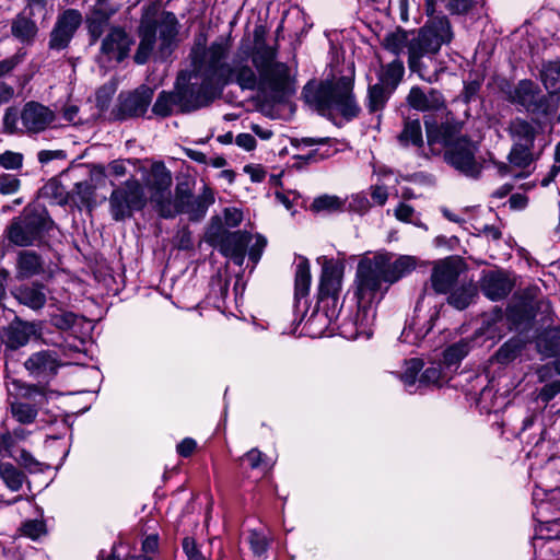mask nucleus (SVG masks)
I'll list each match as a JSON object with an SVG mask.
<instances>
[{
    "label": "nucleus",
    "mask_w": 560,
    "mask_h": 560,
    "mask_svg": "<svg viewBox=\"0 0 560 560\" xmlns=\"http://www.w3.org/2000/svg\"><path fill=\"white\" fill-rule=\"evenodd\" d=\"M265 28L254 30V47L240 48L230 63L224 60L229 54L228 43L220 40L208 48L196 47L191 51V65L201 78L202 91L190 100L186 108L205 107L221 92L225 84H236L242 90L255 91L276 100L291 90L289 67L277 60L275 48L265 43Z\"/></svg>",
    "instance_id": "f257e3e1"
},
{
    "label": "nucleus",
    "mask_w": 560,
    "mask_h": 560,
    "mask_svg": "<svg viewBox=\"0 0 560 560\" xmlns=\"http://www.w3.org/2000/svg\"><path fill=\"white\" fill-rule=\"evenodd\" d=\"M413 256L402 255L394 259L390 253H376L372 257L362 258L355 272L354 295L358 312L354 325L358 332L365 334L375 319L374 304L382 300L388 285L416 268Z\"/></svg>",
    "instance_id": "f03ea898"
},
{
    "label": "nucleus",
    "mask_w": 560,
    "mask_h": 560,
    "mask_svg": "<svg viewBox=\"0 0 560 560\" xmlns=\"http://www.w3.org/2000/svg\"><path fill=\"white\" fill-rule=\"evenodd\" d=\"M452 39L451 23L442 16L428 21L418 32L411 34L397 28L384 36L382 45L396 56L406 48L409 70L422 81L433 83L438 81L442 71L436 55L441 47L450 44Z\"/></svg>",
    "instance_id": "7ed1b4c3"
},
{
    "label": "nucleus",
    "mask_w": 560,
    "mask_h": 560,
    "mask_svg": "<svg viewBox=\"0 0 560 560\" xmlns=\"http://www.w3.org/2000/svg\"><path fill=\"white\" fill-rule=\"evenodd\" d=\"M352 88V79L341 77L335 82L327 80L308 83L303 90V95L305 102L322 115L336 110L347 118H352L359 113Z\"/></svg>",
    "instance_id": "20e7f679"
},
{
    "label": "nucleus",
    "mask_w": 560,
    "mask_h": 560,
    "mask_svg": "<svg viewBox=\"0 0 560 560\" xmlns=\"http://www.w3.org/2000/svg\"><path fill=\"white\" fill-rule=\"evenodd\" d=\"M177 19L171 12L163 13L158 25L143 18L139 27L140 44L135 55V61L145 63L151 56L155 59H167L176 46Z\"/></svg>",
    "instance_id": "39448f33"
},
{
    "label": "nucleus",
    "mask_w": 560,
    "mask_h": 560,
    "mask_svg": "<svg viewBox=\"0 0 560 560\" xmlns=\"http://www.w3.org/2000/svg\"><path fill=\"white\" fill-rule=\"evenodd\" d=\"M197 77V69L191 65L190 71H182L176 81V91L174 93L161 92L152 107V112L161 117H166L172 114L174 106H177L180 112L189 113L200 107L186 108L187 103L196 98L202 91L203 83L201 78Z\"/></svg>",
    "instance_id": "423d86ee"
},
{
    "label": "nucleus",
    "mask_w": 560,
    "mask_h": 560,
    "mask_svg": "<svg viewBox=\"0 0 560 560\" xmlns=\"http://www.w3.org/2000/svg\"><path fill=\"white\" fill-rule=\"evenodd\" d=\"M56 118V113L50 107L31 101L23 106L20 114L14 108H8L3 125L9 132L38 133L51 127Z\"/></svg>",
    "instance_id": "0eeeda50"
},
{
    "label": "nucleus",
    "mask_w": 560,
    "mask_h": 560,
    "mask_svg": "<svg viewBox=\"0 0 560 560\" xmlns=\"http://www.w3.org/2000/svg\"><path fill=\"white\" fill-rule=\"evenodd\" d=\"M148 198L141 183L136 178L127 179L116 187L109 196V212L115 221L130 218L135 211L142 210Z\"/></svg>",
    "instance_id": "6e6552de"
},
{
    "label": "nucleus",
    "mask_w": 560,
    "mask_h": 560,
    "mask_svg": "<svg viewBox=\"0 0 560 560\" xmlns=\"http://www.w3.org/2000/svg\"><path fill=\"white\" fill-rule=\"evenodd\" d=\"M214 201L213 194L205 189V191L195 197L190 191L183 185H177L175 196L170 203L162 207L163 218H174L179 213L188 214L192 221L202 219L207 212V209Z\"/></svg>",
    "instance_id": "1a4fd4ad"
},
{
    "label": "nucleus",
    "mask_w": 560,
    "mask_h": 560,
    "mask_svg": "<svg viewBox=\"0 0 560 560\" xmlns=\"http://www.w3.org/2000/svg\"><path fill=\"white\" fill-rule=\"evenodd\" d=\"M478 147L466 137H458L445 150L444 159L447 164L460 174L477 178L482 170V162L477 156Z\"/></svg>",
    "instance_id": "9d476101"
},
{
    "label": "nucleus",
    "mask_w": 560,
    "mask_h": 560,
    "mask_svg": "<svg viewBox=\"0 0 560 560\" xmlns=\"http://www.w3.org/2000/svg\"><path fill=\"white\" fill-rule=\"evenodd\" d=\"M48 220L43 213L24 212L8 228V238L18 246H31L43 238L48 229Z\"/></svg>",
    "instance_id": "9b49d317"
},
{
    "label": "nucleus",
    "mask_w": 560,
    "mask_h": 560,
    "mask_svg": "<svg viewBox=\"0 0 560 560\" xmlns=\"http://www.w3.org/2000/svg\"><path fill=\"white\" fill-rule=\"evenodd\" d=\"M172 182V174L162 162L153 163L144 179V185L150 192V201L160 214L162 207L174 198L170 190Z\"/></svg>",
    "instance_id": "f8f14e48"
},
{
    "label": "nucleus",
    "mask_w": 560,
    "mask_h": 560,
    "mask_svg": "<svg viewBox=\"0 0 560 560\" xmlns=\"http://www.w3.org/2000/svg\"><path fill=\"white\" fill-rule=\"evenodd\" d=\"M345 265L342 261L324 259L319 282L320 301H332L336 305L342 288Z\"/></svg>",
    "instance_id": "ddd939ff"
},
{
    "label": "nucleus",
    "mask_w": 560,
    "mask_h": 560,
    "mask_svg": "<svg viewBox=\"0 0 560 560\" xmlns=\"http://www.w3.org/2000/svg\"><path fill=\"white\" fill-rule=\"evenodd\" d=\"M82 22V15L78 10L68 9L57 19V22L50 33L49 47L55 50L65 49L75 31Z\"/></svg>",
    "instance_id": "4468645a"
},
{
    "label": "nucleus",
    "mask_w": 560,
    "mask_h": 560,
    "mask_svg": "<svg viewBox=\"0 0 560 560\" xmlns=\"http://www.w3.org/2000/svg\"><path fill=\"white\" fill-rule=\"evenodd\" d=\"M0 336L7 348L16 350L26 346L31 339L40 337V326L16 318L2 329Z\"/></svg>",
    "instance_id": "2eb2a0df"
},
{
    "label": "nucleus",
    "mask_w": 560,
    "mask_h": 560,
    "mask_svg": "<svg viewBox=\"0 0 560 560\" xmlns=\"http://www.w3.org/2000/svg\"><path fill=\"white\" fill-rule=\"evenodd\" d=\"M153 90L142 85L131 93L120 94L117 116L120 119L142 116L152 100Z\"/></svg>",
    "instance_id": "dca6fc26"
},
{
    "label": "nucleus",
    "mask_w": 560,
    "mask_h": 560,
    "mask_svg": "<svg viewBox=\"0 0 560 560\" xmlns=\"http://www.w3.org/2000/svg\"><path fill=\"white\" fill-rule=\"evenodd\" d=\"M24 366L32 376L49 380L57 374L61 361L55 351L42 350L30 355Z\"/></svg>",
    "instance_id": "f3484780"
},
{
    "label": "nucleus",
    "mask_w": 560,
    "mask_h": 560,
    "mask_svg": "<svg viewBox=\"0 0 560 560\" xmlns=\"http://www.w3.org/2000/svg\"><path fill=\"white\" fill-rule=\"evenodd\" d=\"M462 271V261L458 258H446L438 262L432 271V288L436 293H446L456 282Z\"/></svg>",
    "instance_id": "a211bd4d"
},
{
    "label": "nucleus",
    "mask_w": 560,
    "mask_h": 560,
    "mask_svg": "<svg viewBox=\"0 0 560 560\" xmlns=\"http://www.w3.org/2000/svg\"><path fill=\"white\" fill-rule=\"evenodd\" d=\"M132 38L120 27H113L102 42L101 51L107 59L122 61L129 54Z\"/></svg>",
    "instance_id": "6ab92c4d"
},
{
    "label": "nucleus",
    "mask_w": 560,
    "mask_h": 560,
    "mask_svg": "<svg viewBox=\"0 0 560 560\" xmlns=\"http://www.w3.org/2000/svg\"><path fill=\"white\" fill-rule=\"evenodd\" d=\"M252 238L248 232L237 231L228 233L221 240L220 250L224 256L241 266L244 262L246 248L250 244Z\"/></svg>",
    "instance_id": "aec40b11"
},
{
    "label": "nucleus",
    "mask_w": 560,
    "mask_h": 560,
    "mask_svg": "<svg viewBox=\"0 0 560 560\" xmlns=\"http://www.w3.org/2000/svg\"><path fill=\"white\" fill-rule=\"evenodd\" d=\"M481 290L487 298L497 301L511 292L512 282L503 272L490 271L482 278Z\"/></svg>",
    "instance_id": "412c9836"
},
{
    "label": "nucleus",
    "mask_w": 560,
    "mask_h": 560,
    "mask_svg": "<svg viewBox=\"0 0 560 560\" xmlns=\"http://www.w3.org/2000/svg\"><path fill=\"white\" fill-rule=\"evenodd\" d=\"M409 105L418 110L440 109L444 105L442 94L436 90H431L428 94L420 88L415 86L410 90L408 95Z\"/></svg>",
    "instance_id": "4be33fe9"
},
{
    "label": "nucleus",
    "mask_w": 560,
    "mask_h": 560,
    "mask_svg": "<svg viewBox=\"0 0 560 560\" xmlns=\"http://www.w3.org/2000/svg\"><path fill=\"white\" fill-rule=\"evenodd\" d=\"M38 28L35 22L30 18L28 13L22 12L18 14L11 23V34L14 38L23 44H31L37 35Z\"/></svg>",
    "instance_id": "5701e85b"
},
{
    "label": "nucleus",
    "mask_w": 560,
    "mask_h": 560,
    "mask_svg": "<svg viewBox=\"0 0 560 560\" xmlns=\"http://www.w3.org/2000/svg\"><path fill=\"white\" fill-rule=\"evenodd\" d=\"M427 129V141L432 151H434V147L440 144L445 147L446 149L456 140L455 138V128L448 124L434 125L431 122H425Z\"/></svg>",
    "instance_id": "b1692460"
},
{
    "label": "nucleus",
    "mask_w": 560,
    "mask_h": 560,
    "mask_svg": "<svg viewBox=\"0 0 560 560\" xmlns=\"http://www.w3.org/2000/svg\"><path fill=\"white\" fill-rule=\"evenodd\" d=\"M508 130L514 144L534 145L537 131L532 122L522 118H515L510 122Z\"/></svg>",
    "instance_id": "393cba45"
},
{
    "label": "nucleus",
    "mask_w": 560,
    "mask_h": 560,
    "mask_svg": "<svg viewBox=\"0 0 560 560\" xmlns=\"http://www.w3.org/2000/svg\"><path fill=\"white\" fill-rule=\"evenodd\" d=\"M14 295L21 304L32 310H40L46 303L44 287L38 284L21 287Z\"/></svg>",
    "instance_id": "a878e982"
},
{
    "label": "nucleus",
    "mask_w": 560,
    "mask_h": 560,
    "mask_svg": "<svg viewBox=\"0 0 560 560\" xmlns=\"http://www.w3.org/2000/svg\"><path fill=\"white\" fill-rule=\"evenodd\" d=\"M16 268L19 278H31L42 272L43 262L35 252L22 250L18 257Z\"/></svg>",
    "instance_id": "bb28decb"
},
{
    "label": "nucleus",
    "mask_w": 560,
    "mask_h": 560,
    "mask_svg": "<svg viewBox=\"0 0 560 560\" xmlns=\"http://www.w3.org/2000/svg\"><path fill=\"white\" fill-rule=\"evenodd\" d=\"M311 271H310V262L306 258L300 257L299 262L296 264L295 270V300L296 306H300L301 299L305 298L308 294L311 287Z\"/></svg>",
    "instance_id": "cd10ccee"
},
{
    "label": "nucleus",
    "mask_w": 560,
    "mask_h": 560,
    "mask_svg": "<svg viewBox=\"0 0 560 560\" xmlns=\"http://www.w3.org/2000/svg\"><path fill=\"white\" fill-rule=\"evenodd\" d=\"M404 73V62L397 58L382 68L380 82L394 91L401 81Z\"/></svg>",
    "instance_id": "c85d7f7f"
},
{
    "label": "nucleus",
    "mask_w": 560,
    "mask_h": 560,
    "mask_svg": "<svg viewBox=\"0 0 560 560\" xmlns=\"http://www.w3.org/2000/svg\"><path fill=\"white\" fill-rule=\"evenodd\" d=\"M538 86L529 81L522 80L514 91V101L526 108L537 105Z\"/></svg>",
    "instance_id": "c756f323"
},
{
    "label": "nucleus",
    "mask_w": 560,
    "mask_h": 560,
    "mask_svg": "<svg viewBox=\"0 0 560 560\" xmlns=\"http://www.w3.org/2000/svg\"><path fill=\"white\" fill-rule=\"evenodd\" d=\"M0 478L7 488L13 492L19 491L26 479L21 470L8 462H0Z\"/></svg>",
    "instance_id": "7c9ffc66"
},
{
    "label": "nucleus",
    "mask_w": 560,
    "mask_h": 560,
    "mask_svg": "<svg viewBox=\"0 0 560 560\" xmlns=\"http://www.w3.org/2000/svg\"><path fill=\"white\" fill-rule=\"evenodd\" d=\"M540 79L549 93L560 91V61H548L542 65Z\"/></svg>",
    "instance_id": "2f4dec72"
},
{
    "label": "nucleus",
    "mask_w": 560,
    "mask_h": 560,
    "mask_svg": "<svg viewBox=\"0 0 560 560\" xmlns=\"http://www.w3.org/2000/svg\"><path fill=\"white\" fill-rule=\"evenodd\" d=\"M40 406L33 405L28 401L14 400L11 402V413L13 418L22 424L33 423L37 416Z\"/></svg>",
    "instance_id": "473e14b6"
},
{
    "label": "nucleus",
    "mask_w": 560,
    "mask_h": 560,
    "mask_svg": "<svg viewBox=\"0 0 560 560\" xmlns=\"http://www.w3.org/2000/svg\"><path fill=\"white\" fill-rule=\"evenodd\" d=\"M470 351V343L467 340H460L446 348L443 352V364L451 369L457 368L459 362Z\"/></svg>",
    "instance_id": "72a5a7b5"
},
{
    "label": "nucleus",
    "mask_w": 560,
    "mask_h": 560,
    "mask_svg": "<svg viewBox=\"0 0 560 560\" xmlns=\"http://www.w3.org/2000/svg\"><path fill=\"white\" fill-rule=\"evenodd\" d=\"M398 140L402 145L420 147L423 143L422 130L419 119H408L405 121L404 129L398 136Z\"/></svg>",
    "instance_id": "f704fd0d"
},
{
    "label": "nucleus",
    "mask_w": 560,
    "mask_h": 560,
    "mask_svg": "<svg viewBox=\"0 0 560 560\" xmlns=\"http://www.w3.org/2000/svg\"><path fill=\"white\" fill-rule=\"evenodd\" d=\"M423 362L420 359H410L405 362L404 371L400 373V380L406 389L412 392L413 387L419 386L418 373L421 371Z\"/></svg>",
    "instance_id": "c9c22d12"
},
{
    "label": "nucleus",
    "mask_w": 560,
    "mask_h": 560,
    "mask_svg": "<svg viewBox=\"0 0 560 560\" xmlns=\"http://www.w3.org/2000/svg\"><path fill=\"white\" fill-rule=\"evenodd\" d=\"M475 295L476 288L472 284H467L454 290L447 300L457 310H464L471 303Z\"/></svg>",
    "instance_id": "e433bc0d"
},
{
    "label": "nucleus",
    "mask_w": 560,
    "mask_h": 560,
    "mask_svg": "<svg viewBox=\"0 0 560 560\" xmlns=\"http://www.w3.org/2000/svg\"><path fill=\"white\" fill-rule=\"evenodd\" d=\"M390 91L385 84L376 83L369 89V108L371 112L382 109L388 100Z\"/></svg>",
    "instance_id": "4c0bfd02"
},
{
    "label": "nucleus",
    "mask_w": 560,
    "mask_h": 560,
    "mask_svg": "<svg viewBox=\"0 0 560 560\" xmlns=\"http://www.w3.org/2000/svg\"><path fill=\"white\" fill-rule=\"evenodd\" d=\"M45 387L36 385H23L20 387V398L18 400L28 401L33 405L43 406L47 400Z\"/></svg>",
    "instance_id": "58836bf2"
},
{
    "label": "nucleus",
    "mask_w": 560,
    "mask_h": 560,
    "mask_svg": "<svg viewBox=\"0 0 560 560\" xmlns=\"http://www.w3.org/2000/svg\"><path fill=\"white\" fill-rule=\"evenodd\" d=\"M523 348L522 341L518 339H511L503 343L495 353V360L501 364H506L521 353Z\"/></svg>",
    "instance_id": "ea45409f"
},
{
    "label": "nucleus",
    "mask_w": 560,
    "mask_h": 560,
    "mask_svg": "<svg viewBox=\"0 0 560 560\" xmlns=\"http://www.w3.org/2000/svg\"><path fill=\"white\" fill-rule=\"evenodd\" d=\"M446 380V374L444 373L441 364H433L427 368L419 377V386H441L443 382Z\"/></svg>",
    "instance_id": "a19ab883"
},
{
    "label": "nucleus",
    "mask_w": 560,
    "mask_h": 560,
    "mask_svg": "<svg viewBox=\"0 0 560 560\" xmlns=\"http://www.w3.org/2000/svg\"><path fill=\"white\" fill-rule=\"evenodd\" d=\"M345 202L337 196L323 195L314 199L311 209L315 212H334L341 210Z\"/></svg>",
    "instance_id": "79ce46f5"
},
{
    "label": "nucleus",
    "mask_w": 560,
    "mask_h": 560,
    "mask_svg": "<svg viewBox=\"0 0 560 560\" xmlns=\"http://www.w3.org/2000/svg\"><path fill=\"white\" fill-rule=\"evenodd\" d=\"M532 149L533 147L513 144L509 161L517 167H527L533 162Z\"/></svg>",
    "instance_id": "37998d69"
},
{
    "label": "nucleus",
    "mask_w": 560,
    "mask_h": 560,
    "mask_svg": "<svg viewBox=\"0 0 560 560\" xmlns=\"http://www.w3.org/2000/svg\"><path fill=\"white\" fill-rule=\"evenodd\" d=\"M248 541L256 557L262 558L266 555L269 547V539L264 534L257 530H250Z\"/></svg>",
    "instance_id": "c03bdc74"
},
{
    "label": "nucleus",
    "mask_w": 560,
    "mask_h": 560,
    "mask_svg": "<svg viewBox=\"0 0 560 560\" xmlns=\"http://www.w3.org/2000/svg\"><path fill=\"white\" fill-rule=\"evenodd\" d=\"M95 188L89 182L77 183L73 188V195L85 206L94 203Z\"/></svg>",
    "instance_id": "a18cd8bd"
},
{
    "label": "nucleus",
    "mask_w": 560,
    "mask_h": 560,
    "mask_svg": "<svg viewBox=\"0 0 560 560\" xmlns=\"http://www.w3.org/2000/svg\"><path fill=\"white\" fill-rule=\"evenodd\" d=\"M542 341L549 342L546 348L547 354H555L560 350V328H551L546 330L539 339L538 345L540 346Z\"/></svg>",
    "instance_id": "49530a36"
},
{
    "label": "nucleus",
    "mask_w": 560,
    "mask_h": 560,
    "mask_svg": "<svg viewBox=\"0 0 560 560\" xmlns=\"http://www.w3.org/2000/svg\"><path fill=\"white\" fill-rule=\"evenodd\" d=\"M21 532L32 539H37L46 533V526L40 520H30L22 524Z\"/></svg>",
    "instance_id": "de8ad7c7"
},
{
    "label": "nucleus",
    "mask_w": 560,
    "mask_h": 560,
    "mask_svg": "<svg viewBox=\"0 0 560 560\" xmlns=\"http://www.w3.org/2000/svg\"><path fill=\"white\" fill-rule=\"evenodd\" d=\"M15 460L30 472L42 470L40 463L26 450H21L19 456L15 457Z\"/></svg>",
    "instance_id": "09e8293b"
},
{
    "label": "nucleus",
    "mask_w": 560,
    "mask_h": 560,
    "mask_svg": "<svg viewBox=\"0 0 560 560\" xmlns=\"http://www.w3.org/2000/svg\"><path fill=\"white\" fill-rule=\"evenodd\" d=\"M23 155L21 153L5 151L0 155V165L5 170H18L22 166Z\"/></svg>",
    "instance_id": "8fccbe9b"
},
{
    "label": "nucleus",
    "mask_w": 560,
    "mask_h": 560,
    "mask_svg": "<svg viewBox=\"0 0 560 560\" xmlns=\"http://www.w3.org/2000/svg\"><path fill=\"white\" fill-rule=\"evenodd\" d=\"M370 200L364 194L359 192L351 196V199L349 201V209L351 211L364 213L370 209Z\"/></svg>",
    "instance_id": "3c124183"
},
{
    "label": "nucleus",
    "mask_w": 560,
    "mask_h": 560,
    "mask_svg": "<svg viewBox=\"0 0 560 560\" xmlns=\"http://www.w3.org/2000/svg\"><path fill=\"white\" fill-rule=\"evenodd\" d=\"M242 462H247L252 469L259 468L260 466H268L265 462V455L257 448H252L242 458Z\"/></svg>",
    "instance_id": "603ef678"
},
{
    "label": "nucleus",
    "mask_w": 560,
    "mask_h": 560,
    "mask_svg": "<svg viewBox=\"0 0 560 560\" xmlns=\"http://www.w3.org/2000/svg\"><path fill=\"white\" fill-rule=\"evenodd\" d=\"M20 180L13 175L0 176V192L3 195H12L19 190Z\"/></svg>",
    "instance_id": "864d4df0"
},
{
    "label": "nucleus",
    "mask_w": 560,
    "mask_h": 560,
    "mask_svg": "<svg viewBox=\"0 0 560 560\" xmlns=\"http://www.w3.org/2000/svg\"><path fill=\"white\" fill-rule=\"evenodd\" d=\"M266 245L267 240L264 236L259 234L255 236V242L250 245L248 250L249 259L253 261L254 265H256L259 261Z\"/></svg>",
    "instance_id": "5fc2aeb1"
},
{
    "label": "nucleus",
    "mask_w": 560,
    "mask_h": 560,
    "mask_svg": "<svg viewBox=\"0 0 560 560\" xmlns=\"http://www.w3.org/2000/svg\"><path fill=\"white\" fill-rule=\"evenodd\" d=\"M183 549L188 560H207L198 549L195 540L189 537L184 538Z\"/></svg>",
    "instance_id": "6e6d98bb"
},
{
    "label": "nucleus",
    "mask_w": 560,
    "mask_h": 560,
    "mask_svg": "<svg viewBox=\"0 0 560 560\" xmlns=\"http://www.w3.org/2000/svg\"><path fill=\"white\" fill-rule=\"evenodd\" d=\"M394 215L398 221L410 223L412 222L413 215H415V209L410 205H407L405 202H400L395 209H394Z\"/></svg>",
    "instance_id": "4d7b16f0"
},
{
    "label": "nucleus",
    "mask_w": 560,
    "mask_h": 560,
    "mask_svg": "<svg viewBox=\"0 0 560 560\" xmlns=\"http://www.w3.org/2000/svg\"><path fill=\"white\" fill-rule=\"evenodd\" d=\"M52 324L59 329H69L75 323V315L71 312H63L52 317Z\"/></svg>",
    "instance_id": "13d9d810"
},
{
    "label": "nucleus",
    "mask_w": 560,
    "mask_h": 560,
    "mask_svg": "<svg viewBox=\"0 0 560 560\" xmlns=\"http://www.w3.org/2000/svg\"><path fill=\"white\" fill-rule=\"evenodd\" d=\"M474 4V0H448L446 9L453 14L466 13Z\"/></svg>",
    "instance_id": "bf43d9fd"
},
{
    "label": "nucleus",
    "mask_w": 560,
    "mask_h": 560,
    "mask_svg": "<svg viewBox=\"0 0 560 560\" xmlns=\"http://www.w3.org/2000/svg\"><path fill=\"white\" fill-rule=\"evenodd\" d=\"M370 194L374 203L378 206H384L388 199L387 188L383 185L371 186Z\"/></svg>",
    "instance_id": "052dcab7"
},
{
    "label": "nucleus",
    "mask_w": 560,
    "mask_h": 560,
    "mask_svg": "<svg viewBox=\"0 0 560 560\" xmlns=\"http://www.w3.org/2000/svg\"><path fill=\"white\" fill-rule=\"evenodd\" d=\"M243 220V213L236 208L225 209L224 222L229 226H237Z\"/></svg>",
    "instance_id": "680f3d73"
},
{
    "label": "nucleus",
    "mask_w": 560,
    "mask_h": 560,
    "mask_svg": "<svg viewBox=\"0 0 560 560\" xmlns=\"http://www.w3.org/2000/svg\"><path fill=\"white\" fill-rule=\"evenodd\" d=\"M20 62H21V57L19 55H14L7 59L1 60L0 61V78L10 73Z\"/></svg>",
    "instance_id": "e2e57ef3"
},
{
    "label": "nucleus",
    "mask_w": 560,
    "mask_h": 560,
    "mask_svg": "<svg viewBox=\"0 0 560 560\" xmlns=\"http://www.w3.org/2000/svg\"><path fill=\"white\" fill-rule=\"evenodd\" d=\"M197 444L195 440L186 438L177 445V453L183 457H188L192 454Z\"/></svg>",
    "instance_id": "0e129e2a"
},
{
    "label": "nucleus",
    "mask_w": 560,
    "mask_h": 560,
    "mask_svg": "<svg viewBox=\"0 0 560 560\" xmlns=\"http://www.w3.org/2000/svg\"><path fill=\"white\" fill-rule=\"evenodd\" d=\"M38 161L42 164H46L49 161H52L55 159H62L65 158V153L61 150H42L38 152Z\"/></svg>",
    "instance_id": "69168bd1"
},
{
    "label": "nucleus",
    "mask_w": 560,
    "mask_h": 560,
    "mask_svg": "<svg viewBox=\"0 0 560 560\" xmlns=\"http://www.w3.org/2000/svg\"><path fill=\"white\" fill-rule=\"evenodd\" d=\"M62 118L71 124H77L79 119V107L73 104H68L62 109Z\"/></svg>",
    "instance_id": "338daca9"
},
{
    "label": "nucleus",
    "mask_w": 560,
    "mask_h": 560,
    "mask_svg": "<svg viewBox=\"0 0 560 560\" xmlns=\"http://www.w3.org/2000/svg\"><path fill=\"white\" fill-rule=\"evenodd\" d=\"M235 143L247 151L256 147L255 138L249 133H240L235 139Z\"/></svg>",
    "instance_id": "774afa93"
}]
</instances>
